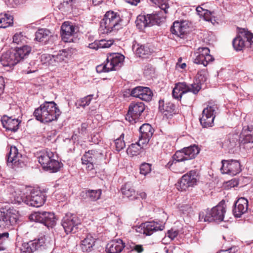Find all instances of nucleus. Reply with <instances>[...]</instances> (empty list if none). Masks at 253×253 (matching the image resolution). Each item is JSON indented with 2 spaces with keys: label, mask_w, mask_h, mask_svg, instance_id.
I'll return each mask as SVG.
<instances>
[{
  "label": "nucleus",
  "mask_w": 253,
  "mask_h": 253,
  "mask_svg": "<svg viewBox=\"0 0 253 253\" xmlns=\"http://www.w3.org/2000/svg\"><path fill=\"white\" fill-rule=\"evenodd\" d=\"M31 50V47L27 45L16 47L14 49L8 50L3 53L0 58V62L4 67L13 66L26 58Z\"/></svg>",
  "instance_id": "nucleus-1"
},
{
  "label": "nucleus",
  "mask_w": 253,
  "mask_h": 253,
  "mask_svg": "<svg viewBox=\"0 0 253 253\" xmlns=\"http://www.w3.org/2000/svg\"><path fill=\"white\" fill-rule=\"evenodd\" d=\"M60 111L54 101L44 102L34 112L36 120L42 123H49L56 120L60 115Z\"/></svg>",
  "instance_id": "nucleus-2"
},
{
  "label": "nucleus",
  "mask_w": 253,
  "mask_h": 253,
  "mask_svg": "<svg viewBox=\"0 0 253 253\" xmlns=\"http://www.w3.org/2000/svg\"><path fill=\"white\" fill-rule=\"evenodd\" d=\"M124 26L123 20L119 13L113 11L106 12L103 19L100 22L102 30L107 32H113L121 30Z\"/></svg>",
  "instance_id": "nucleus-3"
},
{
  "label": "nucleus",
  "mask_w": 253,
  "mask_h": 253,
  "mask_svg": "<svg viewBox=\"0 0 253 253\" xmlns=\"http://www.w3.org/2000/svg\"><path fill=\"white\" fill-rule=\"evenodd\" d=\"M226 212L224 203L221 202L211 210L207 209L199 213L200 221L204 222L222 221Z\"/></svg>",
  "instance_id": "nucleus-4"
},
{
  "label": "nucleus",
  "mask_w": 253,
  "mask_h": 253,
  "mask_svg": "<svg viewBox=\"0 0 253 253\" xmlns=\"http://www.w3.org/2000/svg\"><path fill=\"white\" fill-rule=\"evenodd\" d=\"M124 58V55L118 53H110L103 63L96 66V70L99 73L117 70L121 66Z\"/></svg>",
  "instance_id": "nucleus-5"
},
{
  "label": "nucleus",
  "mask_w": 253,
  "mask_h": 253,
  "mask_svg": "<svg viewBox=\"0 0 253 253\" xmlns=\"http://www.w3.org/2000/svg\"><path fill=\"white\" fill-rule=\"evenodd\" d=\"M160 13H153L147 15H139L135 21L136 26L138 29L143 30L146 27L155 25H160L165 20V18L160 15Z\"/></svg>",
  "instance_id": "nucleus-6"
},
{
  "label": "nucleus",
  "mask_w": 253,
  "mask_h": 253,
  "mask_svg": "<svg viewBox=\"0 0 253 253\" xmlns=\"http://www.w3.org/2000/svg\"><path fill=\"white\" fill-rule=\"evenodd\" d=\"M218 110V105L211 103H209L206 108L203 109L202 117L199 118L200 124L203 128H208L213 126L214 119Z\"/></svg>",
  "instance_id": "nucleus-7"
},
{
  "label": "nucleus",
  "mask_w": 253,
  "mask_h": 253,
  "mask_svg": "<svg viewBox=\"0 0 253 253\" xmlns=\"http://www.w3.org/2000/svg\"><path fill=\"white\" fill-rule=\"evenodd\" d=\"M50 244L46 242L45 236L22 244L21 253H33L36 251H42L47 249Z\"/></svg>",
  "instance_id": "nucleus-8"
},
{
  "label": "nucleus",
  "mask_w": 253,
  "mask_h": 253,
  "mask_svg": "<svg viewBox=\"0 0 253 253\" xmlns=\"http://www.w3.org/2000/svg\"><path fill=\"white\" fill-rule=\"evenodd\" d=\"M31 220L43 224L47 227H52L55 224L54 213L45 211H39L29 216Z\"/></svg>",
  "instance_id": "nucleus-9"
},
{
  "label": "nucleus",
  "mask_w": 253,
  "mask_h": 253,
  "mask_svg": "<svg viewBox=\"0 0 253 253\" xmlns=\"http://www.w3.org/2000/svg\"><path fill=\"white\" fill-rule=\"evenodd\" d=\"M80 224V218L76 214L71 213L66 214L62 220V226L67 234L75 233Z\"/></svg>",
  "instance_id": "nucleus-10"
},
{
  "label": "nucleus",
  "mask_w": 253,
  "mask_h": 253,
  "mask_svg": "<svg viewBox=\"0 0 253 253\" xmlns=\"http://www.w3.org/2000/svg\"><path fill=\"white\" fill-rule=\"evenodd\" d=\"M198 175L195 170H190L184 174L176 184L178 190L185 191L190 187L197 184Z\"/></svg>",
  "instance_id": "nucleus-11"
},
{
  "label": "nucleus",
  "mask_w": 253,
  "mask_h": 253,
  "mask_svg": "<svg viewBox=\"0 0 253 253\" xmlns=\"http://www.w3.org/2000/svg\"><path fill=\"white\" fill-rule=\"evenodd\" d=\"M145 105L143 102H132L129 106L126 119L133 124L138 121L145 110Z\"/></svg>",
  "instance_id": "nucleus-12"
},
{
  "label": "nucleus",
  "mask_w": 253,
  "mask_h": 253,
  "mask_svg": "<svg viewBox=\"0 0 253 253\" xmlns=\"http://www.w3.org/2000/svg\"><path fill=\"white\" fill-rule=\"evenodd\" d=\"M209 48L200 47L198 48L195 54H197L194 59V63L197 64H202L206 67L208 64L214 61L213 57L210 54Z\"/></svg>",
  "instance_id": "nucleus-13"
},
{
  "label": "nucleus",
  "mask_w": 253,
  "mask_h": 253,
  "mask_svg": "<svg viewBox=\"0 0 253 253\" xmlns=\"http://www.w3.org/2000/svg\"><path fill=\"white\" fill-rule=\"evenodd\" d=\"M220 170L222 173L235 175L241 171V165L238 160H223Z\"/></svg>",
  "instance_id": "nucleus-14"
},
{
  "label": "nucleus",
  "mask_w": 253,
  "mask_h": 253,
  "mask_svg": "<svg viewBox=\"0 0 253 253\" xmlns=\"http://www.w3.org/2000/svg\"><path fill=\"white\" fill-rule=\"evenodd\" d=\"M7 163L8 165L17 167H23L25 164L22 155L19 153L15 146H10L7 155Z\"/></svg>",
  "instance_id": "nucleus-15"
},
{
  "label": "nucleus",
  "mask_w": 253,
  "mask_h": 253,
  "mask_svg": "<svg viewBox=\"0 0 253 253\" xmlns=\"http://www.w3.org/2000/svg\"><path fill=\"white\" fill-rule=\"evenodd\" d=\"M28 205L34 207H40L42 206L46 201L44 193L39 190H33L28 195V200L26 199Z\"/></svg>",
  "instance_id": "nucleus-16"
},
{
  "label": "nucleus",
  "mask_w": 253,
  "mask_h": 253,
  "mask_svg": "<svg viewBox=\"0 0 253 253\" xmlns=\"http://www.w3.org/2000/svg\"><path fill=\"white\" fill-rule=\"evenodd\" d=\"M164 226L163 225L154 221H147L141 224L138 228L139 232L147 236H150L154 232L163 230Z\"/></svg>",
  "instance_id": "nucleus-17"
},
{
  "label": "nucleus",
  "mask_w": 253,
  "mask_h": 253,
  "mask_svg": "<svg viewBox=\"0 0 253 253\" xmlns=\"http://www.w3.org/2000/svg\"><path fill=\"white\" fill-rule=\"evenodd\" d=\"M77 53V50L74 48H67L59 50L56 54H53L54 61L57 64L66 62L70 59L73 55Z\"/></svg>",
  "instance_id": "nucleus-18"
},
{
  "label": "nucleus",
  "mask_w": 253,
  "mask_h": 253,
  "mask_svg": "<svg viewBox=\"0 0 253 253\" xmlns=\"http://www.w3.org/2000/svg\"><path fill=\"white\" fill-rule=\"evenodd\" d=\"M97 151L94 150H88L85 152L82 157L83 165H86L87 170H91L94 169V165L97 158Z\"/></svg>",
  "instance_id": "nucleus-19"
},
{
  "label": "nucleus",
  "mask_w": 253,
  "mask_h": 253,
  "mask_svg": "<svg viewBox=\"0 0 253 253\" xmlns=\"http://www.w3.org/2000/svg\"><path fill=\"white\" fill-rule=\"evenodd\" d=\"M139 131L140 142L143 144H147L153 134L154 129L150 125L144 124L140 127Z\"/></svg>",
  "instance_id": "nucleus-20"
},
{
  "label": "nucleus",
  "mask_w": 253,
  "mask_h": 253,
  "mask_svg": "<svg viewBox=\"0 0 253 253\" xmlns=\"http://www.w3.org/2000/svg\"><path fill=\"white\" fill-rule=\"evenodd\" d=\"M248 209V201L247 199L241 197L234 204L233 213L235 217L239 218L247 211Z\"/></svg>",
  "instance_id": "nucleus-21"
},
{
  "label": "nucleus",
  "mask_w": 253,
  "mask_h": 253,
  "mask_svg": "<svg viewBox=\"0 0 253 253\" xmlns=\"http://www.w3.org/2000/svg\"><path fill=\"white\" fill-rule=\"evenodd\" d=\"M159 109L167 119L171 118L176 113L175 106L173 103L170 102L165 103L162 100L159 101Z\"/></svg>",
  "instance_id": "nucleus-22"
},
{
  "label": "nucleus",
  "mask_w": 253,
  "mask_h": 253,
  "mask_svg": "<svg viewBox=\"0 0 253 253\" xmlns=\"http://www.w3.org/2000/svg\"><path fill=\"white\" fill-rule=\"evenodd\" d=\"M1 122L3 127L7 130L11 131L13 132L16 131L19 128V125L20 123L18 119H12L10 117H8L6 116H3L1 120Z\"/></svg>",
  "instance_id": "nucleus-23"
},
{
  "label": "nucleus",
  "mask_w": 253,
  "mask_h": 253,
  "mask_svg": "<svg viewBox=\"0 0 253 253\" xmlns=\"http://www.w3.org/2000/svg\"><path fill=\"white\" fill-rule=\"evenodd\" d=\"M125 246L123 241L119 239L112 240L108 243L106 250L108 253H120Z\"/></svg>",
  "instance_id": "nucleus-24"
},
{
  "label": "nucleus",
  "mask_w": 253,
  "mask_h": 253,
  "mask_svg": "<svg viewBox=\"0 0 253 253\" xmlns=\"http://www.w3.org/2000/svg\"><path fill=\"white\" fill-rule=\"evenodd\" d=\"M239 140L242 144L253 143V126L243 128L240 135Z\"/></svg>",
  "instance_id": "nucleus-25"
},
{
  "label": "nucleus",
  "mask_w": 253,
  "mask_h": 253,
  "mask_svg": "<svg viewBox=\"0 0 253 253\" xmlns=\"http://www.w3.org/2000/svg\"><path fill=\"white\" fill-rule=\"evenodd\" d=\"M5 218L1 220L0 227L4 228H10L14 226L17 222L18 218L17 216L10 212L5 211Z\"/></svg>",
  "instance_id": "nucleus-26"
},
{
  "label": "nucleus",
  "mask_w": 253,
  "mask_h": 253,
  "mask_svg": "<svg viewBox=\"0 0 253 253\" xmlns=\"http://www.w3.org/2000/svg\"><path fill=\"white\" fill-rule=\"evenodd\" d=\"M95 239L90 234L87 235L86 237L82 241L81 248L84 252H90L92 251L95 243Z\"/></svg>",
  "instance_id": "nucleus-27"
},
{
  "label": "nucleus",
  "mask_w": 253,
  "mask_h": 253,
  "mask_svg": "<svg viewBox=\"0 0 253 253\" xmlns=\"http://www.w3.org/2000/svg\"><path fill=\"white\" fill-rule=\"evenodd\" d=\"M247 34H241L236 37L232 42V44L234 48L236 51H241L247 45V39H245Z\"/></svg>",
  "instance_id": "nucleus-28"
},
{
  "label": "nucleus",
  "mask_w": 253,
  "mask_h": 253,
  "mask_svg": "<svg viewBox=\"0 0 253 253\" xmlns=\"http://www.w3.org/2000/svg\"><path fill=\"white\" fill-rule=\"evenodd\" d=\"M146 145L147 144H143L140 143V140H138V142L129 146L126 150V153L131 157L137 156L141 153L142 150Z\"/></svg>",
  "instance_id": "nucleus-29"
},
{
  "label": "nucleus",
  "mask_w": 253,
  "mask_h": 253,
  "mask_svg": "<svg viewBox=\"0 0 253 253\" xmlns=\"http://www.w3.org/2000/svg\"><path fill=\"white\" fill-rule=\"evenodd\" d=\"M186 86L185 85V82L176 83L172 92L173 97L177 100H180L182 95L186 93Z\"/></svg>",
  "instance_id": "nucleus-30"
},
{
  "label": "nucleus",
  "mask_w": 253,
  "mask_h": 253,
  "mask_svg": "<svg viewBox=\"0 0 253 253\" xmlns=\"http://www.w3.org/2000/svg\"><path fill=\"white\" fill-rule=\"evenodd\" d=\"M54 157V155L52 152L50 150H46L42 152L39 157V162L42 166L44 169L47 167V164Z\"/></svg>",
  "instance_id": "nucleus-31"
},
{
  "label": "nucleus",
  "mask_w": 253,
  "mask_h": 253,
  "mask_svg": "<svg viewBox=\"0 0 253 253\" xmlns=\"http://www.w3.org/2000/svg\"><path fill=\"white\" fill-rule=\"evenodd\" d=\"M122 194L130 200L137 198V194L133 186L129 183H126L121 188Z\"/></svg>",
  "instance_id": "nucleus-32"
},
{
  "label": "nucleus",
  "mask_w": 253,
  "mask_h": 253,
  "mask_svg": "<svg viewBox=\"0 0 253 253\" xmlns=\"http://www.w3.org/2000/svg\"><path fill=\"white\" fill-rule=\"evenodd\" d=\"M240 137L238 134H234L230 135L228 139L224 141L223 144V148L228 149L229 151L232 150L237 145L238 141L239 140L240 143Z\"/></svg>",
  "instance_id": "nucleus-33"
},
{
  "label": "nucleus",
  "mask_w": 253,
  "mask_h": 253,
  "mask_svg": "<svg viewBox=\"0 0 253 253\" xmlns=\"http://www.w3.org/2000/svg\"><path fill=\"white\" fill-rule=\"evenodd\" d=\"M189 26V23L186 20L175 21L170 27V32H185Z\"/></svg>",
  "instance_id": "nucleus-34"
},
{
  "label": "nucleus",
  "mask_w": 253,
  "mask_h": 253,
  "mask_svg": "<svg viewBox=\"0 0 253 253\" xmlns=\"http://www.w3.org/2000/svg\"><path fill=\"white\" fill-rule=\"evenodd\" d=\"M183 149L188 160L194 159L200 152V149L195 145L185 147Z\"/></svg>",
  "instance_id": "nucleus-35"
},
{
  "label": "nucleus",
  "mask_w": 253,
  "mask_h": 253,
  "mask_svg": "<svg viewBox=\"0 0 253 253\" xmlns=\"http://www.w3.org/2000/svg\"><path fill=\"white\" fill-rule=\"evenodd\" d=\"M62 40L65 42H76L79 40L78 33H61Z\"/></svg>",
  "instance_id": "nucleus-36"
},
{
  "label": "nucleus",
  "mask_w": 253,
  "mask_h": 253,
  "mask_svg": "<svg viewBox=\"0 0 253 253\" xmlns=\"http://www.w3.org/2000/svg\"><path fill=\"white\" fill-rule=\"evenodd\" d=\"M13 17L8 14H0V28H6L13 24Z\"/></svg>",
  "instance_id": "nucleus-37"
},
{
  "label": "nucleus",
  "mask_w": 253,
  "mask_h": 253,
  "mask_svg": "<svg viewBox=\"0 0 253 253\" xmlns=\"http://www.w3.org/2000/svg\"><path fill=\"white\" fill-rule=\"evenodd\" d=\"M62 164L58 161L54 159V158L47 164V167H45L44 170L49 171L50 172H56L59 170L61 167Z\"/></svg>",
  "instance_id": "nucleus-38"
},
{
  "label": "nucleus",
  "mask_w": 253,
  "mask_h": 253,
  "mask_svg": "<svg viewBox=\"0 0 253 253\" xmlns=\"http://www.w3.org/2000/svg\"><path fill=\"white\" fill-rule=\"evenodd\" d=\"M185 85L186 86L185 93L191 92L193 94H196L201 89V84L198 82L197 80L192 84H187L185 82Z\"/></svg>",
  "instance_id": "nucleus-39"
},
{
  "label": "nucleus",
  "mask_w": 253,
  "mask_h": 253,
  "mask_svg": "<svg viewBox=\"0 0 253 253\" xmlns=\"http://www.w3.org/2000/svg\"><path fill=\"white\" fill-rule=\"evenodd\" d=\"M102 191L101 189L88 190L85 191V196L91 201H96L100 199Z\"/></svg>",
  "instance_id": "nucleus-40"
},
{
  "label": "nucleus",
  "mask_w": 253,
  "mask_h": 253,
  "mask_svg": "<svg viewBox=\"0 0 253 253\" xmlns=\"http://www.w3.org/2000/svg\"><path fill=\"white\" fill-rule=\"evenodd\" d=\"M40 59L41 61L42 64L55 66V64L53 61V55L49 54H43L41 56Z\"/></svg>",
  "instance_id": "nucleus-41"
},
{
  "label": "nucleus",
  "mask_w": 253,
  "mask_h": 253,
  "mask_svg": "<svg viewBox=\"0 0 253 253\" xmlns=\"http://www.w3.org/2000/svg\"><path fill=\"white\" fill-rule=\"evenodd\" d=\"M173 162H181L188 160L183 149L177 151L172 157Z\"/></svg>",
  "instance_id": "nucleus-42"
},
{
  "label": "nucleus",
  "mask_w": 253,
  "mask_h": 253,
  "mask_svg": "<svg viewBox=\"0 0 253 253\" xmlns=\"http://www.w3.org/2000/svg\"><path fill=\"white\" fill-rule=\"evenodd\" d=\"M153 93L151 89L147 87H143V89L140 93L139 98L142 100L149 101L151 100Z\"/></svg>",
  "instance_id": "nucleus-43"
},
{
  "label": "nucleus",
  "mask_w": 253,
  "mask_h": 253,
  "mask_svg": "<svg viewBox=\"0 0 253 253\" xmlns=\"http://www.w3.org/2000/svg\"><path fill=\"white\" fill-rule=\"evenodd\" d=\"M150 49L144 45H141L136 50V54L141 58H145L147 55H150Z\"/></svg>",
  "instance_id": "nucleus-44"
},
{
  "label": "nucleus",
  "mask_w": 253,
  "mask_h": 253,
  "mask_svg": "<svg viewBox=\"0 0 253 253\" xmlns=\"http://www.w3.org/2000/svg\"><path fill=\"white\" fill-rule=\"evenodd\" d=\"M76 30V25L70 21L64 22L61 27V32H75Z\"/></svg>",
  "instance_id": "nucleus-45"
},
{
  "label": "nucleus",
  "mask_w": 253,
  "mask_h": 253,
  "mask_svg": "<svg viewBox=\"0 0 253 253\" xmlns=\"http://www.w3.org/2000/svg\"><path fill=\"white\" fill-rule=\"evenodd\" d=\"M49 40V35L46 33H35V40L45 43Z\"/></svg>",
  "instance_id": "nucleus-46"
},
{
  "label": "nucleus",
  "mask_w": 253,
  "mask_h": 253,
  "mask_svg": "<svg viewBox=\"0 0 253 253\" xmlns=\"http://www.w3.org/2000/svg\"><path fill=\"white\" fill-rule=\"evenodd\" d=\"M124 139V134L122 133L120 137L115 140V144L117 151H120L125 147L126 143Z\"/></svg>",
  "instance_id": "nucleus-47"
},
{
  "label": "nucleus",
  "mask_w": 253,
  "mask_h": 253,
  "mask_svg": "<svg viewBox=\"0 0 253 253\" xmlns=\"http://www.w3.org/2000/svg\"><path fill=\"white\" fill-rule=\"evenodd\" d=\"M207 76L208 72L206 69L199 71L197 75V79L196 80L200 82V84H201V83H204L207 81Z\"/></svg>",
  "instance_id": "nucleus-48"
},
{
  "label": "nucleus",
  "mask_w": 253,
  "mask_h": 253,
  "mask_svg": "<svg viewBox=\"0 0 253 253\" xmlns=\"http://www.w3.org/2000/svg\"><path fill=\"white\" fill-rule=\"evenodd\" d=\"M9 233L7 232L0 233V251L5 249V243L8 240Z\"/></svg>",
  "instance_id": "nucleus-49"
},
{
  "label": "nucleus",
  "mask_w": 253,
  "mask_h": 253,
  "mask_svg": "<svg viewBox=\"0 0 253 253\" xmlns=\"http://www.w3.org/2000/svg\"><path fill=\"white\" fill-rule=\"evenodd\" d=\"M151 171V165L144 163L140 166V173L144 175H147Z\"/></svg>",
  "instance_id": "nucleus-50"
},
{
  "label": "nucleus",
  "mask_w": 253,
  "mask_h": 253,
  "mask_svg": "<svg viewBox=\"0 0 253 253\" xmlns=\"http://www.w3.org/2000/svg\"><path fill=\"white\" fill-rule=\"evenodd\" d=\"M202 17L205 21L211 22L213 25L216 23V20L212 15V12L208 10H205V13H203Z\"/></svg>",
  "instance_id": "nucleus-51"
},
{
  "label": "nucleus",
  "mask_w": 253,
  "mask_h": 253,
  "mask_svg": "<svg viewBox=\"0 0 253 253\" xmlns=\"http://www.w3.org/2000/svg\"><path fill=\"white\" fill-rule=\"evenodd\" d=\"M240 34H247L245 39H247V42H248L247 47L251 51L253 52V33H240Z\"/></svg>",
  "instance_id": "nucleus-52"
},
{
  "label": "nucleus",
  "mask_w": 253,
  "mask_h": 253,
  "mask_svg": "<svg viewBox=\"0 0 253 253\" xmlns=\"http://www.w3.org/2000/svg\"><path fill=\"white\" fill-rule=\"evenodd\" d=\"M114 43V40H106L102 39L99 41V46L100 48H108L110 47Z\"/></svg>",
  "instance_id": "nucleus-53"
},
{
  "label": "nucleus",
  "mask_w": 253,
  "mask_h": 253,
  "mask_svg": "<svg viewBox=\"0 0 253 253\" xmlns=\"http://www.w3.org/2000/svg\"><path fill=\"white\" fill-rule=\"evenodd\" d=\"M156 5L158 6L161 9V11L159 12H155V13H160V15L161 16H163V13L164 12L165 14L167 13V9L169 8V5L166 2H164V1L162 2H160L159 4H157ZM166 18V17L164 16Z\"/></svg>",
  "instance_id": "nucleus-54"
},
{
  "label": "nucleus",
  "mask_w": 253,
  "mask_h": 253,
  "mask_svg": "<svg viewBox=\"0 0 253 253\" xmlns=\"http://www.w3.org/2000/svg\"><path fill=\"white\" fill-rule=\"evenodd\" d=\"M92 100V95H87L80 100L79 105L83 107L88 106Z\"/></svg>",
  "instance_id": "nucleus-55"
},
{
  "label": "nucleus",
  "mask_w": 253,
  "mask_h": 253,
  "mask_svg": "<svg viewBox=\"0 0 253 253\" xmlns=\"http://www.w3.org/2000/svg\"><path fill=\"white\" fill-rule=\"evenodd\" d=\"M21 34L22 33H16L13 36V42L14 43L19 44L20 43H22L23 41H25V38Z\"/></svg>",
  "instance_id": "nucleus-56"
},
{
  "label": "nucleus",
  "mask_w": 253,
  "mask_h": 253,
  "mask_svg": "<svg viewBox=\"0 0 253 253\" xmlns=\"http://www.w3.org/2000/svg\"><path fill=\"white\" fill-rule=\"evenodd\" d=\"M143 89V86H136L131 90L130 95L133 97L139 98L140 96V93Z\"/></svg>",
  "instance_id": "nucleus-57"
},
{
  "label": "nucleus",
  "mask_w": 253,
  "mask_h": 253,
  "mask_svg": "<svg viewBox=\"0 0 253 253\" xmlns=\"http://www.w3.org/2000/svg\"><path fill=\"white\" fill-rule=\"evenodd\" d=\"M26 199H28V196H17V197H15V201L16 202H17L18 204H21V203H24L25 204H26V205H28V202H27V201H26Z\"/></svg>",
  "instance_id": "nucleus-58"
},
{
  "label": "nucleus",
  "mask_w": 253,
  "mask_h": 253,
  "mask_svg": "<svg viewBox=\"0 0 253 253\" xmlns=\"http://www.w3.org/2000/svg\"><path fill=\"white\" fill-rule=\"evenodd\" d=\"M237 249L236 247H231L227 250H222L217 253H235L237 252Z\"/></svg>",
  "instance_id": "nucleus-59"
},
{
  "label": "nucleus",
  "mask_w": 253,
  "mask_h": 253,
  "mask_svg": "<svg viewBox=\"0 0 253 253\" xmlns=\"http://www.w3.org/2000/svg\"><path fill=\"white\" fill-rule=\"evenodd\" d=\"M178 232L177 231H173V230H169L167 232V236L173 240L178 235Z\"/></svg>",
  "instance_id": "nucleus-60"
},
{
  "label": "nucleus",
  "mask_w": 253,
  "mask_h": 253,
  "mask_svg": "<svg viewBox=\"0 0 253 253\" xmlns=\"http://www.w3.org/2000/svg\"><path fill=\"white\" fill-rule=\"evenodd\" d=\"M132 251H134L137 253H142L144 251V249L141 245H135L132 247Z\"/></svg>",
  "instance_id": "nucleus-61"
},
{
  "label": "nucleus",
  "mask_w": 253,
  "mask_h": 253,
  "mask_svg": "<svg viewBox=\"0 0 253 253\" xmlns=\"http://www.w3.org/2000/svg\"><path fill=\"white\" fill-rule=\"evenodd\" d=\"M88 47L89 48L93 49H98V48H100V46H99V41L95 40L94 42L89 43Z\"/></svg>",
  "instance_id": "nucleus-62"
},
{
  "label": "nucleus",
  "mask_w": 253,
  "mask_h": 253,
  "mask_svg": "<svg viewBox=\"0 0 253 253\" xmlns=\"http://www.w3.org/2000/svg\"><path fill=\"white\" fill-rule=\"evenodd\" d=\"M4 88V79L2 77H0V94H2L3 92Z\"/></svg>",
  "instance_id": "nucleus-63"
},
{
  "label": "nucleus",
  "mask_w": 253,
  "mask_h": 253,
  "mask_svg": "<svg viewBox=\"0 0 253 253\" xmlns=\"http://www.w3.org/2000/svg\"><path fill=\"white\" fill-rule=\"evenodd\" d=\"M205 10L206 9H203L200 6L196 8V11L200 16H202L203 15V13H205Z\"/></svg>",
  "instance_id": "nucleus-64"
}]
</instances>
